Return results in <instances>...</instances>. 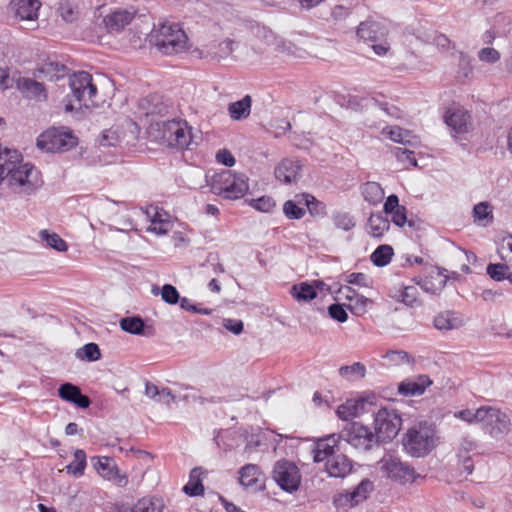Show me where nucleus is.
Segmentation results:
<instances>
[{
  "label": "nucleus",
  "instance_id": "nucleus-39",
  "mask_svg": "<svg viewBox=\"0 0 512 512\" xmlns=\"http://www.w3.org/2000/svg\"><path fill=\"white\" fill-rule=\"evenodd\" d=\"M393 248L389 245H380L371 254V261L378 267L386 266L390 263L393 256Z\"/></svg>",
  "mask_w": 512,
  "mask_h": 512
},
{
  "label": "nucleus",
  "instance_id": "nucleus-1",
  "mask_svg": "<svg viewBox=\"0 0 512 512\" xmlns=\"http://www.w3.org/2000/svg\"><path fill=\"white\" fill-rule=\"evenodd\" d=\"M0 183L14 194L30 196L43 185L40 171L31 163L23 162L17 150L0 149Z\"/></svg>",
  "mask_w": 512,
  "mask_h": 512
},
{
  "label": "nucleus",
  "instance_id": "nucleus-61",
  "mask_svg": "<svg viewBox=\"0 0 512 512\" xmlns=\"http://www.w3.org/2000/svg\"><path fill=\"white\" fill-rule=\"evenodd\" d=\"M388 215H391V221L396 226L403 227L407 222V210L405 206H401L393 212L388 213Z\"/></svg>",
  "mask_w": 512,
  "mask_h": 512
},
{
  "label": "nucleus",
  "instance_id": "nucleus-59",
  "mask_svg": "<svg viewBox=\"0 0 512 512\" xmlns=\"http://www.w3.org/2000/svg\"><path fill=\"white\" fill-rule=\"evenodd\" d=\"M480 413V408L474 410L465 409L461 410L455 413V417L462 419L463 421L474 424L479 423L480 416L478 417V414Z\"/></svg>",
  "mask_w": 512,
  "mask_h": 512
},
{
  "label": "nucleus",
  "instance_id": "nucleus-64",
  "mask_svg": "<svg viewBox=\"0 0 512 512\" xmlns=\"http://www.w3.org/2000/svg\"><path fill=\"white\" fill-rule=\"evenodd\" d=\"M223 326L235 335L241 334L244 327L241 320L231 318L223 319Z\"/></svg>",
  "mask_w": 512,
  "mask_h": 512
},
{
  "label": "nucleus",
  "instance_id": "nucleus-26",
  "mask_svg": "<svg viewBox=\"0 0 512 512\" xmlns=\"http://www.w3.org/2000/svg\"><path fill=\"white\" fill-rule=\"evenodd\" d=\"M239 483L245 488H258L262 482V472L256 464H246L240 468Z\"/></svg>",
  "mask_w": 512,
  "mask_h": 512
},
{
  "label": "nucleus",
  "instance_id": "nucleus-54",
  "mask_svg": "<svg viewBox=\"0 0 512 512\" xmlns=\"http://www.w3.org/2000/svg\"><path fill=\"white\" fill-rule=\"evenodd\" d=\"M161 297L164 302L170 305H174L178 302H180L181 298L177 291V289L170 285L165 284L161 289Z\"/></svg>",
  "mask_w": 512,
  "mask_h": 512
},
{
  "label": "nucleus",
  "instance_id": "nucleus-57",
  "mask_svg": "<svg viewBox=\"0 0 512 512\" xmlns=\"http://www.w3.org/2000/svg\"><path fill=\"white\" fill-rule=\"evenodd\" d=\"M58 11L62 19L66 22H72L76 18L74 7L69 1H61L59 3Z\"/></svg>",
  "mask_w": 512,
  "mask_h": 512
},
{
  "label": "nucleus",
  "instance_id": "nucleus-8",
  "mask_svg": "<svg viewBox=\"0 0 512 512\" xmlns=\"http://www.w3.org/2000/svg\"><path fill=\"white\" fill-rule=\"evenodd\" d=\"M388 30L380 22L365 21L361 22L357 29V35L364 41L371 42V47L375 54L385 55L389 49L386 41Z\"/></svg>",
  "mask_w": 512,
  "mask_h": 512
},
{
  "label": "nucleus",
  "instance_id": "nucleus-11",
  "mask_svg": "<svg viewBox=\"0 0 512 512\" xmlns=\"http://www.w3.org/2000/svg\"><path fill=\"white\" fill-rule=\"evenodd\" d=\"M380 470L402 484L414 482L419 476L414 468L393 455H385L379 461Z\"/></svg>",
  "mask_w": 512,
  "mask_h": 512
},
{
  "label": "nucleus",
  "instance_id": "nucleus-60",
  "mask_svg": "<svg viewBox=\"0 0 512 512\" xmlns=\"http://www.w3.org/2000/svg\"><path fill=\"white\" fill-rule=\"evenodd\" d=\"M328 313L331 318L341 323L348 318L347 312L341 304H331L328 307Z\"/></svg>",
  "mask_w": 512,
  "mask_h": 512
},
{
  "label": "nucleus",
  "instance_id": "nucleus-18",
  "mask_svg": "<svg viewBox=\"0 0 512 512\" xmlns=\"http://www.w3.org/2000/svg\"><path fill=\"white\" fill-rule=\"evenodd\" d=\"M374 398L375 396L371 394L359 399H348L337 407L336 414L341 420H352L364 411L365 403H372Z\"/></svg>",
  "mask_w": 512,
  "mask_h": 512
},
{
  "label": "nucleus",
  "instance_id": "nucleus-46",
  "mask_svg": "<svg viewBox=\"0 0 512 512\" xmlns=\"http://www.w3.org/2000/svg\"><path fill=\"white\" fill-rule=\"evenodd\" d=\"M301 200L304 201L305 205L307 206V209L309 210V213L312 216H324L326 214V206L316 200V198L309 194H303L301 195Z\"/></svg>",
  "mask_w": 512,
  "mask_h": 512
},
{
  "label": "nucleus",
  "instance_id": "nucleus-29",
  "mask_svg": "<svg viewBox=\"0 0 512 512\" xmlns=\"http://www.w3.org/2000/svg\"><path fill=\"white\" fill-rule=\"evenodd\" d=\"M360 192L364 200L373 206L380 204L385 196L384 189L375 181L363 183L360 186Z\"/></svg>",
  "mask_w": 512,
  "mask_h": 512
},
{
  "label": "nucleus",
  "instance_id": "nucleus-58",
  "mask_svg": "<svg viewBox=\"0 0 512 512\" xmlns=\"http://www.w3.org/2000/svg\"><path fill=\"white\" fill-rule=\"evenodd\" d=\"M478 57L480 61L487 63H495L499 61L500 53L494 48L485 47L479 51Z\"/></svg>",
  "mask_w": 512,
  "mask_h": 512
},
{
  "label": "nucleus",
  "instance_id": "nucleus-62",
  "mask_svg": "<svg viewBox=\"0 0 512 512\" xmlns=\"http://www.w3.org/2000/svg\"><path fill=\"white\" fill-rule=\"evenodd\" d=\"M472 71L473 68L469 58L465 54L461 53L459 59L458 77L467 78L471 75Z\"/></svg>",
  "mask_w": 512,
  "mask_h": 512
},
{
  "label": "nucleus",
  "instance_id": "nucleus-56",
  "mask_svg": "<svg viewBox=\"0 0 512 512\" xmlns=\"http://www.w3.org/2000/svg\"><path fill=\"white\" fill-rule=\"evenodd\" d=\"M498 254L502 260L512 261V236H508L501 241Z\"/></svg>",
  "mask_w": 512,
  "mask_h": 512
},
{
  "label": "nucleus",
  "instance_id": "nucleus-21",
  "mask_svg": "<svg viewBox=\"0 0 512 512\" xmlns=\"http://www.w3.org/2000/svg\"><path fill=\"white\" fill-rule=\"evenodd\" d=\"M465 324L462 315L458 312L446 310L438 313L433 320L435 329L441 332H447L459 329Z\"/></svg>",
  "mask_w": 512,
  "mask_h": 512
},
{
  "label": "nucleus",
  "instance_id": "nucleus-33",
  "mask_svg": "<svg viewBox=\"0 0 512 512\" xmlns=\"http://www.w3.org/2000/svg\"><path fill=\"white\" fill-rule=\"evenodd\" d=\"M290 294L298 302H309L317 297L314 285L308 282L294 284L290 289Z\"/></svg>",
  "mask_w": 512,
  "mask_h": 512
},
{
  "label": "nucleus",
  "instance_id": "nucleus-22",
  "mask_svg": "<svg viewBox=\"0 0 512 512\" xmlns=\"http://www.w3.org/2000/svg\"><path fill=\"white\" fill-rule=\"evenodd\" d=\"M237 43L232 39H224L222 41H212L208 45L205 46L204 53L205 56L212 60H222L229 57L233 51Z\"/></svg>",
  "mask_w": 512,
  "mask_h": 512
},
{
  "label": "nucleus",
  "instance_id": "nucleus-28",
  "mask_svg": "<svg viewBox=\"0 0 512 512\" xmlns=\"http://www.w3.org/2000/svg\"><path fill=\"white\" fill-rule=\"evenodd\" d=\"M381 133L396 143L404 145H416L418 143L417 137L399 126H386Z\"/></svg>",
  "mask_w": 512,
  "mask_h": 512
},
{
  "label": "nucleus",
  "instance_id": "nucleus-31",
  "mask_svg": "<svg viewBox=\"0 0 512 512\" xmlns=\"http://www.w3.org/2000/svg\"><path fill=\"white\" fill-rule=\"evenodd\" d=\"M204 471L200 467L192 469L189 476L188 483L183 487L185 494L191 497L200 496L204 493V486L202 484V475Z\"/></svg>",
  "mask_w": 512,
  "mask_h": 512
},
{
  "label": "nucleus",
  "instance_id": "nucleus-2",
  "mask_svg": "<svg viewBox=\"0 0 512 512\" xmlns=\"http://www.w3.org/2000/svg\"><path fill=\"white\" fill-rule=\"evenodd\" d=\"M206 182L213 194L229 200L240 199L249 190L245 174L226 169L211 176L206 175Z\"/></svg>",
  "mask_w": 512,
  "mask_h": 512
},
{
  "label": "nucleus",
  "instance_id": "nucleus-32",
  "mask_svg": "<svg viewBox=\"0 0 512 512\" xmlns=\"http://www.w3.org/2000/svg\"><path fill=\"white\" fill-rule=\"evenodd\" d=\"M251 97L244 96L241 100L230 103L228 105V113L233 120L246 119L251 111Z\"/></svg>",
  "mask_w": 512,
  "mask_h": 512
},
{
  "label": "nucleus",
  "instance_id": "nucleus-53",
  "mask_svg": "<svg viewBox=\"0 0 512 512\" xmlns=\"http://www.w3.org/2000/svg\"><path fill=\"white\" fill-rule=\"evenodd\" d=\"M446 269L438 270L437 274L438 276H443L444 278L439 281L438 286H434L428 279H424L422 281L417 282L421 288L426 292H431L433 294L437 293L438 291L442 290L445 286L448 277L444 275V272H446Z\"/></svg>",
  "mask_w": 512,
  "mask_h": 512
},
{
  "label": "nucleus",
  "instance_id": "nucleus-4",
  "mask_svg": "<svg viewBox=\"0 0 512 512\" xmlns=\"http://www.w3.org/2000/svg\"><path fill=\"white\" fill-rule=\"evenodd\" d=\"M71 96H67L65 110L67 112L83 107L89 108L95 104L97 87L93 83L92 76L88 72L74 73L69 79Z\"/></svg>",
  "mask_w": 512,
  "mask_h": 512
},
{
  "label": "nucleus",
  "instance_id": "nucleus-27",
  "mask_svg": "<svg viewBox=\"0 0 512 512\" xmlns=\"http://www.w3.org/2000/svg\"><path fill=\"white\" fill-rule=\"evenodd\" d=\"M17 89L28 98H46V90L42 83L31 78L22 77L17 80Z\"/></svg>",
  "mask_w": 512,
  "mask_h": 512
},
{
  "label": "nucleus",
  "instance_id": "nucleus-23",
  "mask_svg": "<svg viewBox=\"0 0 512 512\" xmlns=\"http://www.w3.org/2000/svg\"><path fill=\"white\" fill-rule=\"evenodd\" d=\"M325 470L330 477L343 478L352 470V461L344 454H335L325 464Z\"/></svg>",
  "mask_w": 512,
  "mask_h": 512
},
{
  "label": "nucleus",
  "instance_id": "nucleus-47",
  "mask_svg": "<svg viewBox=\"0 0 512 512\" xmlns=\"http://www.w3.org/2000/svg\"><path fill=\"white\" fill-rule=\"evenodd\" d=\"M392 154L405 167H408V166L416 167L417 166V160L414 157V152L409 149L394 147L392 149Z\"/></svg>",
  "mask_w": 512,
  "mask_h": 512
},
{
  "label": "nucleus",
  "instance_id": "nucleus-48",
  "mask_svg": "<svg viewBox=\"0 0 512 512\" xmlns=\"http://www.w3.org/2000/svg\"><path fill=\"white\" fill-rule=\"evenodd\" d=\"M76 356L82 360L96 361L101 357V352L97 344L88 343L76 352Z\"/></svg>",
  "mask_w": 512,
  "mask_h": 512
},
{
  "label": "nucleus",
  "instance_id": "nucleus-25",
  "mask_svg": "<svg viewBox=\"0 0 512 512\" xmlns=\"http://www.w3.org/2000/svg\"><path fill=\"white\" fill-rule=\"evenodd\" d=\"M58 395L63 400L71 402L80 408H88L90 399L81 393L78 386L71 383H64L58 388Z\"/></svg>",
  "mask_w": 512,
  "mask_h": 512
},
{
  "label": "nucleus",
  "instance_id": "nucleus-34",
  "mask_svg": "<svg viewBox=\"0 0 512 512\" xmlns=\"http://www.w3.org/2000/svg\"><path fill=\"white\" fill-rule=\"evenodd\" d=\"M373 490V483L368 480H362L358 486L350 493H347L346 500L349 501L350 506H356L363 502Z\"/></svg>",
  "mask_w": 512,
  "mask_h": 512
},
{
  "label": "nucleus",
  "instance_id": "nucleus-49",
  "mask_svg": "<svg viewBox=\"0 0 512 512\" xmlns=\"http://www.w3.org/2000/svg\"><path fill=\"white\" fill-rule=\"evenodd\" d=\"M486 272L489 275V277L495 281H502L504 279H507V276L511 274L509 272L508 265L501 263H490L486 268Z\"/></svg>",
  "mask_w": 512,
  "mask_h": 512
},
{
  "label": "nucleus",
  "instance_id": "nucleus-13",
  "mask_svg": "<svg viewBox=\"0 0 512 512\" xmlns=\"http://www.w3.org/2000/svg\"><path fill=\"white\" fill-rule=\"evenodd\" d=\"M479 423L482 424L483 428L493 437H497L499 434L506 432L510 425V419L506 413L501 410L482 406L480 407Z\"/></svg>",
  "mask_w": 512,
  "mask_h": 512
},
{
  "label": "nucleus",
  "instance_id": "nucleus-19",
  "mask_svg": "<svg viewBox=\"0 0 512 512\" xmlns=\"http://www.w3.org/2000/svg\"><path fill=\"white\" fill-rule=\"evenodd\" d=\"M340 435L330 434L324 438L319 439L313 449V459L315 462L327 461L330 457L335 455V450L338 447Z\"/></svg>",
  "mask_w": 512,
  "mask_h": 512
},
{
  "label": "nucleus",
  "instance_id": "nucleus-40",
  "mask_svg": "<svg viewBox=\"0 0 512 512\" xmlns=\"http://www.w3.org/2000/svg\"><path fill=\"white\" fill-rule=\"evenodd\" d=\"M144 326V321L140 317H125L120 320L121 329L130 334L142 335Z\"/></svg>",
  "mask_w": 512,
  "mask_h": 512
},
{
  "label": "nucleus",
  "instance_id": "nucleus-24",
  "mask_svg": "<svg viewBox=\"0 0 512 512\" xmlns=\"http://www.w3.org/2000/svg\"><path fill=\"white\" fill-rule=\"evenodd\" d=\"M432 384L427 375H419L414 379H406L398 385V392L403 396L422 395L426 388Z\"/></svg>",
  "mask_w": 512,
  "mask_h": 512
},
{
  "label": "nucleus",
  "instance_id": "nucleus-10",
  "mask_svg": "<svg viewBox=\"0 0 512 512\" xmlns=\"http://www.w3.org/2000/svg\"><path fill=\"white\" fill-rule=\"evenodd\" d=\"M340 437L355 449L363 451L371 449L379 441L369 427L359 422L349 424L342 430Z\"/></svg>",
  "mask_w": 512,
  "mask_h": 512
},
{
  "label": "nucleus",
  "instance_id": "nucleus-41",
  "mask_svg": "<svg viewBox=\"0 0 512 512\" xmlns=\"http://www.w3.org/2000/svg\"><path fill=\"white\" fill-rule=\"evenodd\" d=\"M39 236L49 247L59 252H64L68 249L67 243L57 233L42 230L39 232Z\"/></svg>",
  "mask_w": 512,
  "mask_h": 512
},
{
  "label": "nucleus",
  "instance_id": "nucleus-3",
  "mask_svg": "<svg viewBox=\"0 0 512 512\" xmlns=\"http://www.w3.org/2000/svg\"><path fill=\"white\" fill-rule=\"evenodd\" d=\"M151 43L164 55H176L189 48L188 37L177 23H162L151 33Z\"/></svg>",
  "mask_w": 512,
  "mask_h": 512
},
{
  "label": "nucleus",
  "instance_id": "nucleus-63",
  "mask_svg": "<svg viewBox=\"0 0 512 512\" xmlns=\"http://www.w3.org/2000/svg\"><path fill=\"white\" fill-rule=\"evenodd\" d=\"M368 302V298L357 294V297L354 299V301L351 304H349V308L351 312L354 314H362L366 311V306Z\"/></svg>",
  "mask_w": 512,
  "mask_h": 512
},
{
  "label": "nucleus",
  "instance_id": "nucleus-50",
  "mask_svg": "<svg viewBox=\"0 0 512 512\" xmlns=\"http://www.w3.org/2000/svg\"><path fill=\"white\" fill-rule=\"evenodd\" d=\"M145 214L149 218L150 224L153 225L161 223L162 225H167V222L170 221L169 215L166 212L154 206L147 207L145 210Z\"/></svg>",
  "mask_w": 512,
  "mask_h": 512
},
{
  "label": "nucleus",
  "instance_id": "nucleus-5",
  "mask_svg": "<svg viewBox=\"0 0 512 512\" xmlns=\"http://www.w3.org/2000/svg\"><path fill=\"white\" fill-rule=\"evenodd\" d=\"M402 442L408 454L413 457H423L435 447V430L431 425L419 423L408 429Z\"/></svg>",
  "mask_w": 512,
  "mask_h": 512
},
{
  "label": "nucleus",
  "instance_id": "nucleus-17",
  "mask_svg": "<svg viewBox=\"0 0 512 512\" xmlns=\"http://www.w3.org/2000/svg\"><path fill=\"white\" fill-rule=\"evenodd\" d=\"M134 17L135 11L117 9L106 15L103 19V23L109 33H119L132 22Z\"/></svg>",
  "mask_w": 512,
  "mask_h": 512
},
{
  "label": "nucleus",
  "instance_id": "nucleus-12",
  "mask_svg": "<svg viewBox=\"0 0 512 512\" xmlns=\"http://www.w3.org/2000/svg\"><path fill=\"white\" fill-rule=\"evenodd\" d=\"M273 479L281 489L287 492L296 491L301 482V474L298 467L287 460H279L273 468Z\"/></svg>",
  "mask_w": 512,
  "mask_h": 512
},
{
  "label": "nucleus",
  "instance_id": "nucleus-43",
  "mask_svg": "<svg viewBox=\"0 0 512 512\" xmlns=\"http://www.w3.org/2000/svg\"><path fill=\"white\" fill-rule=\"evenodd\" d=\"M382 358L386 360L387 364L390 366H399L411 362L410 355L403 350H389L382 356Z\"/></svg>",
  "mask_w": 512,
  "mask_h": 512
},
{
  "label": "nucleus",
  "instance_id": "nucleus-9",
  "mask_svg": "<svg viewBox=\"0 0 512 512\" xmlns=\"http://www.w3.org/2000/svg\"><path fill=\"white\" fill-rule=\"evenodd\" d=\"M162 137L169 146L177 149L188 148L192 141L191 127L183 120H168L161 124Z\"/></svg>",
  "mask_w": 512,
  "mask_h": 512
},
{
  "label": "nucleus",
  "instance_id": "nucleus-35",
  "mask_svg": "<svg viewBox=\"0 0 512 512\" xmlns=\"http://www.w3.org/2000/svg\"><path fill=\"white\" fill-rule=\"evenodd\" d=\"M338 372L339 375L347 381H355L365 377L366 367L360 362H355L352 365L341 366Z\"/></svg>",
  "mask_w": 512,
  "mask_h": 512
},
{
  "label": "nucleus",
  "instance_id": "nucleus-51",
  "mask_svg": "<svg viewBox=\"0 0 512 512\" xmlns=\"http://www.w3.org/2000/svg\"><path fill=\"white\" fill-rule=\"evenodd\" d=\"M283 213L288 219H301L305 215V209L294 200H287L283 205Z\"/></svg>",
  "mask_w": 512,
  "mask_h": 512
},
{
  "label": "nucleus",
  "instance_id": "nucleus-7",
  "mask_svg": "<svg viewBox=\"0 0 512 512\" xmlns=\"http://www.w3.org/2000/svg\"><path fill=\"white\" fill-rule=\"evenodd\" d=\"M402 425V418L396 409L384 407L377 411L374 418L375 434L378 440L394 439Z\"/></svg>",
  "mask_w": 512,
  "mask_h": 512
},
{
  "label": "nucleus",
  "instance_id": "nucleus-45",
  "mask_svg": "<svg viewBox=\"0 0 512 512\" xmlns=\"http://www.w3.org/2000/svg\"><path fill=\"white\" fill-rule=\"evenodd\" d=\"M473 217L476 222L486 225L493 219L492 210L488 203L480 202L473 208Z\"/></svg>",
  "mask_w": 512,
  "mask_h": 512
},
{
  "label": "nucleus",
  "instance_id": "nucleus-44",
  "mask_svg": "<svg viewBox=\"0 0 512 512\" xmlns=\"http://www.w3.org/2000/svg\"><path fill=\"white\" fill-rule=\"evenodd\" d=\"M40 71L45 74L48 79L54 80L64 77L67 68L65 65L58 62H48L42 66Z\"/></svg>",
  "mask_w": 512,
  "mask_h": 512
},
{
  "label": "nucleus",
  "instance_id": "nucleus-20",
  "mask_svg": "<svg viewBox=\"0 0 512 512\" xmlns=\"http://www.w3.org/2000/svg\"><path fill=\"white\" fill-rule=\"evenodd\" d=\"M301 168L299 160L283 159L275 168V177L286 184L296 182L301 175Z\"/></svg>",
  "mask_w": 512,
  "mask_h": 512
},
{
  "label": "nucleus",
  "instance_id": "nucleus-37",
  "mask_svg": "<svg viewBox=\"0 0 512 512\" xmlns=\"http://www.w3.org/2000/svg\"><path fill=\"white\" fill-rule=\"evenodd\" d=\"M331 219L336 228L346 232L352 230L356 225L355 218L345 211L333 212Z\"/></svg>",
  "mask_w": 512,
  "mask_h": 512
},
{
  "label": "nucleus",
  "instance_id": "nucleus-38",
  "mask_svg": "<svg viewBox=\"0 0 512 512\" xmlns=\"http://www.w3.org/2000/svg\"><path fill=\"white\" fill-rule=\"evenodd\" d=\"M130 512H163V504L158 499H139L131 508Z\"/></svg>",
  "mask_w": 512,
  "mask_h": 512
},
{
  "label": "nucleus",
  "instance_id": "nucleus-36",
  "mask_svg": "<svg viewBox=\"0 0 512 512\" xmlns=\"http://www.w3.org/2000/svg\"><path fill=\"white\" fill-rule=\"evenodd\" d=\"M73 456L74 460L66 466V471L76 477H81L87 465L86 453L82 449H77Z\"/></svg>",
  "mask_w": 512,
  "mask_h": 512
},
{
  "label": "nucleus",
  "instance_id": "nucleus-15",
  "mask_svg": "<svg viewBox=\"0 0 512 512\" xmlns=\"http://www.w3.org/2000/svg\"><path fill=\"white\" fill-rule=\"evenodd\" d=\"M444 121L455 134H465L470 129V115L461 106L453 105L449 107L444 115Z\"/></svg>",
  "mask_w": 512,
  "mask_h": 512
},
{
  "label": "nucleus",
  "instance_id": "nucleus-55",
  "mask_svg": "<svg viewBox=\"0 0 512 512\" xmlns=\"http://www.w3.org/2000/svg\"><path fill=\"white\" fill-rule=\"evenodd\" d=\"M345 281L358 287L368 288L371 286L370 278L364 273H351L346 276Z\"/></svg>",
  "mask_w": 512,
  "mask_h": 512
},
{
  "label": "nucleus",
  "instance_id": "nucleus-16",
  "mask_svg": "<svg viewBox=\"0 0 512 512\" xmlns=\"http://www.w3.org/2000/svg\"><path fill=\"white\" fill-rule=\"evenodd\" d=\"M9 8L16 18L35 22L38 19L41 2L39 0H11Z\"/></svg>",
  "mask_w": 512,
  "mask_h": 512
},
{
  "label": "nucleus",
  "instance_id": "nucleus-6",
  "mask_svg": "<svg viewBox=\"0 0 512 512\" xmlns=\"http://www.w3.org/2000/svg\"><path fill=\"white\" fill-rule=\"evenodd\" d=\"M76 145L77 138L71 131L62 128L48 129L37 139V146L47 152L68 151Z\"/></svg>",
  "mask_w": 512,
  "mask_h": 512
},
{
  "label": "nucleus",
  "instance_id": "nucleus-30",
  "mask_svg": "<svg viewBox=\"0 0 512 512\" xmlns=\"http://www.w3.org/2000/svg\"><path fill=\"white\" fill-rule=\"evenodd\" d=\"M390 228L389 220L381 213H372L368 218V234L375 238H381Z\"/></svg>",
  "mask_w": 512,
  "mask_h": 512
},
{
  "label": "nucleus",
  "instance_id": "nucleus-42",
  "mask_svg": "<svg viewBox=\"0 0 512 512\" xmlns=\"http://www.w3.org/2000/svg\"><path fill=\"white\" fill-rule=\"evenodd\" d=\"M418 295L419 292L415 286H406L399 291L397 299L407 306L415 307L421 304Z\"/></svg>",
  "mask_w": 512,
  "mask_h": 512
},
{
  "label": "nucleus",
  "instance_id": "nucleus-52",
  "mask_svg": "<svg viewBox=\"0 0 512 512\" xmlns=\"http://www.w3.org/2000/svg\"><path fill=\"white\" fill-rule=\"evenodd\" d=\"M249 205L258 211L269 213L274 209L276 203L272 197L262 196L257 199H251Z\"/></svg>",
  "mask_w": 512,
  "mask_h": 512
},
{
  "label": "nucleus",
  "instance_id": "nucleus-14",
  "mask_svg": "<svg viewBox=\"0 0 512 512\" xmlns=\"http://www.w3.org/2000/svg\"><path fill=\"white\" fill-rule=\"evenodd\" d=\"M91 464L103 479L118 487H125L128 484V475L120 471L112 458L94 456L91 457Z\"/></svg>",
  "mask_w": 512,
  "mask_h": 512
}]
</instances>
